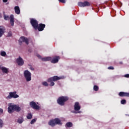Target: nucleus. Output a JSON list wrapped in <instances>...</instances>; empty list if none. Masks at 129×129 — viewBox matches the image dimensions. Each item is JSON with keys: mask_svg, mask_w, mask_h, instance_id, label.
<instances>
[{"mask_svg": "<svg viewBox=\"0 0 129 129\" xmlns=\"http://www.w3.org/2000/svg\"><path fill=\"white\" fill-rule=\"evenodd\" d=\"M56 124H62L61 120L58 118H55L53 119H51L48 122V125H50V126H55Z\"/></svg>", "mask_w": 129, "mask_h": 129, "instance_id": "4", "label": "nucleus"}, {"mask_svg": "<svg viewBox=\"0 0 129 129\" xmlns=\"http://www.w3.org/2000/svg\"><path fill=\"white\" fill-rule=\"evenodd\" d=\"M46 28V25L43 23H40L37 25V29L38 30L39 32H42V31H44V29Z\"/></svg>", "mask_w": 129, "mask_h": 129, "instance_id": "11", "label": "nucleus"}, {"mask_svg": "<svg viewBox=\"0 0 129 129\" xmlns=\"http://www.w3.org/2000/svg\"><path fill=\"white\" fill-rule=\"evenodd\" d=\"M16 62L19 66H23V65H24V60H23V58H22L21 56H19V58L16 59Z\"/></svg>", "mask_w": 129, "mask_h": 129, "instance_id": "13", "label": "nucleus"}, {"mask_svg": "<svg viewBox=\"0 0 129 129\" xmlns=\"http://www.w3.org/2000/svg\"><path fill=\"white\" fill-rule=\"evenodd\" d=\"M30 66V69H31V70H32V71L35 70V69L32 67V66Z\"/></svg>", "mask_w": 129, "mask_h": 129, "instance_id": "36", "label": "nucleus"}, {"mask_svg": "<svg viewBox=\"0 0 129 129\" xmlns=\"http://www.w3.org/2000/svg\"><path fill=\"white\" fill-rule=\"evenodd\" d=\"M73 113H77V112L74 111L73 112Z\"/></svg>", "mask_w": 129, "mask_h": 129, "instance_id": "40", "label": "nucleus"}, {"mask_svg": "<svg viewBox=\"0 0 129 129\" xmlns=\"http://www.w3.org/2000/svg\"><path fill=\"white\" fill-rule=\"evenodd\" d=\"M108 69H109V70H113L114 69V68H113V67H109L108 68Z\"/></svg>", "mask_w": 129, "mask_h": 129, "instance_id": "33", "label": "nucleus"}, {"mask_svg": "<svg viewBox=\"0 0 129 129\" xmlns=\"http://www.w3.org/2000/svg\"><path fill=\"white\" fill-rule=\"evenodd\" d=\"M10 24H11L12 27H14V21H10Z\"/></svg>", "mask_w": 129, "mask_h": 129, "instance_id": "34", "label": "nucleus"}, {"mask_svg": "<svg viewBox=\"0 0 129 129\" xmlns=\"http://www.w3.org/2000/svg\"><path fill=\"white\" fill-rule=\"evenodd\" d=\"M61 79V78L57 76H54L52 77L49 78L47 79V82L49 83V86H54L55 85V81H58V80H60Z\"/></svg>", "mask_w": 129, "mask_h": 129, "instance_id": "3", "label": "nucleus"}, {"mask_svg": "<svg viewBox=\"0 0 129 129\" xmlns=\"http://www.w3.org/2000/svg\"><path fill=\"white\" fill-rule=\"evenodd\" d=\"M4 125V121L3 120L0 119V127H3V126Z\"/></svg>", "mask_w": 129, "mask_h": 129, "instance_id": "29", "label": "nucleus"}, {"mask_svg": "<svg viewBox=\"0 0 129 129\" xmlns=\"http://www.w3.org/2000/svg\"><path fill=\"white\" fill-rule=\"evenodd\" d=\"M81 108V106L79 104V102H75L74 105V110H75V111H78V110H80Z\"/></svg>", "mask_w": 129, "mask_h": 129, "instance_id": "14", "label": "nucleus"}, {"mask_svg": "<svg viewBox=\"0 0 129 129\" xmlns=\"http://www.w3.org/2000/svg\"><path fill=\"white\" fill-rule=\"evenodd\" d=\"M3 18V15H2V13H0V18Z\"/></svg>", "mask_w": 129, "mask_h": 129, "instance_id": "39", "label": "nucleus"}, {"mask_svg": "<svg viewBox=\"0 0 129 129\" xmlns=\"http://www.w3.org/2000/svg\"><path fill=\"white\" fill-rule=\"evenodd\" d=\"M33 117V115L31 113H28L27 116V119H31Z\"/></svg>", "mask_w": 129, "mask_h": 129, "instance_id": "22", "label": "nucleus"}, {"mask_svg": "<svg viewBox=\"0 0 129 129\" xmlns=\"http://www.w3.org/2000/svg\"><path fill=\"white\" fill-rule=\"evenodd\" d=\"M125 103H126V101L125 99H123L121 100V104H125Z\"/></svg>", "mask_w": 129, "mask_h": 129, "instance_id": "31", "label": "nucleus"}, {"mask_svg": "<svg viewBox=\"0 0 129 129\" xmlns=\"http://www.w3.org/2000/svg\"><path fill=\"white\" fill-rule=\"evenodd\" d=\"M30 24L35 30H37V28H38V25H39L37 20L33 18L30 19Z\"/></svg>", "mask_w": 129, "mask_h": 129, "instance_id": "7", "label": "nucleus"}, {"mask_svg": "<svg viewBox=\"0 0 129 129\" xmlns=\"http://www.w3.org/2000/svg\"><path fill=\"white\" fill-rule=\"evenodd\" d=\"M58 2H59V3H61L62 4H66V0H58Z\"/></svg>", "mask_w": 129, "mask_h": 129, "instance_id": "32", "label": "nucleus"}, {"mask_svg": "<svg viewBox=\"0 0 129 129\" xmlns=\"http://www.w3.org/2000/svg\"><path fill=\"white\" fill-rule=\"evenodd\" d=\"M66 126H67V127H72V126H73V123L71 122H67L66 124Z\"/></svg>", "mask_w": 129, "mask_h": 129, "instance_id": "20", "label": "nucleus"}, {"mask_svg": "<svg viewBox=\"0 0 129 129\" xmlns=\"http://www.w3.org/2000/svg\"><path fill=\"white\" fill-rule=\"evenodd\" d=\"M1 70H2V72L4 73H6V74H8V73H9V70H8V69H7V68L1 67Z\"/></svg>", "mask_w": 129, "mask_h": 129, "instance_id": "19", "label": "nucleus"}, {"mask_svg": "<svg viewBox=\"0 0 129 129\" xmlns=\"http://www.w3.org/2000/svg\"><path fill=\"white\" fill-rule=\"evenodd\" d=\"M9 113H12L14 111H17V112H20L21 110V107L19 106L18 105H14L13 104H10L9 105L8 108Z\"/></svg>", "mask_w": 129, "mask_h": 129, "instance_id": "1", "label": "nucleus"}, {"mask_svg": "<svg viewBox=\"0 0 129 129\" xmlns=\"http://www.w3.org/2000/svg\"><path fill=\"white\" fill-rule=\"evenodd\" d=\"M1 55L3 57H6V56H7V53L6 52V51H2Z\"/></svg>", "mask_w": 129, "mask_h": 129, "instance_id": "23", "label": "nucleus"}, {"mask_svg": "<svg viewBox=\"0 0 129 129\" xmlns=\"http://www.w3.org/2000/svg\"><path fill=\"white\" fill-rule=\"evenodd\" d=\"M5 31H6V27L4 26H0V38H2L3 35L5 34Z\"/></svg>", "mask_w": 129, "mask_h": 129, "instance_id": "16", "label": "nucleus"}, {"mask_svg": "<svg viewBox=\"0 0 129 129\" xmlns=\"http://www.w3.org/2000/svg\"><path fill=\"white\" fill-rule=\"evenodd\" d=\"M23 121H24V119L22 118L18 119V122L19 123H22Z\"/></svg>", "mask_w": 129, "mask_h": 129, "instance_id": "26", "label": "nucleus"}, {"mask_svg": "<svg viewBox=\"0 0 129 129\" xmlns=\"http://www.w3.org/2000/svg\"><path fill=\"white\" fill-rule=\"evenodd\" d=\"M4 19L5 20V21H8L9 19H10V17L9 16L6 15L5 13H4Z\"/></svg>", "mask_w": 129, "mask_h": 129, "instance_id": "21", "label": "nucleus"}, {"mask_svg": "<svg viewBox=\"0 0 129 129\" xmlns=\"http://www.w3.org/2000/svg\"><path fill=\"white\" fill-rule=\"evenodd\" d=\"M24 76L27 82L31 81L32 80V74L28 70H25L24 72Z\"/></svg>", "mask_w": 129, "mask_h": 129, "instance_id": "5", "label": "nucleus"}, {"mask_svg": "<svg viewBox=\"0 0 129 129\" xmlns=\"http://www.w3.org/2000/svg\"><path fill=\"white\" fill-rule=\"evenodd\" d=\"M19 95L17 94V92L14 91L13 92H10L9 95H8L6 98L7 99H12V98H18Z\"/></svg>", "mask_w": 129, "mask_h": 129, "instance_id": "8", "label": "nucleus"}, {"mask_svg": "<svg viewBox=\"0 0 129 129\" xmlns=\"http://www.w3.org/2000/svg\"><path fill=\"white\" fill-rule=\"evenodd\" d=\"M14 10L17 15H20V14H21V10H20V7H19V6H16L14 8Z\"/></svg>", "mask_w": 129, "mask_h": 129, "instance_id": "17", "label": "nucleus"}, {"mask_svg": "<svg viewBox=\"0 0 129 129\" xmlns=\"http://www.w3.org/2000/svg\"><path fill=\"white\" fill-rule=\"evenodd\" d=\"M42 61L43 62H46L47 61H51L52 60V57H43L41 58Z\"/></svg>", "mask_w": 129, "mask_h": 129, "instance_id": "18", "label": "nucleus"}, {"mask_svg": "<svg viewBox=\"0 0 129 129\" xmlns=\"http://www.w3.org/2000/svg\"><path fill=\"white\" fill-rule=\"evenodd\" d=\"M13 36V33H12V31H9L8 33V37H12Z\"/></svg>", "mask_w": 129, "mask_h": 129, "instance_id": "30", "label": "nucleus"}, {"mask_svg": "<svg viewBox=\"0 0 129 129\" xmlns=\"http://www.w3.org/2000/svg\"><path fill=\"white\" fill-rule=\"evenodd\" d=\"M94 90L95 91H98V89H99V88L98 87V86L95 85L94 86Z\"/></svg>", "mask_w": 129, "mask_h": 129, "instance_id": "25", "label": "nucleus"}, {"mask_svg": "<svg viewBox=\"0 0 129 129\" xmlns=\"http://www.w3.org/2000/svg\"><path fill=\"white\" fill-rule=\"evenodd\" d=\"M78 5L81 8H84V7H90V3L87 1H85L84 2H79Z\"/></svg>", "mask_w": 129, "mask_h": 129, "instance_id": "9", "label": "nucleus"}, {"mask_svg": "<svg viewBox=\"0 0 129 129\" xmlns=\"http://www.w3.org/2000/svg\"><path fill=\"white\" fill-rule=\"evenodd\" d=\"M37 57H40V55H37Z\"/></svg>", "mask_w": 129, "mask_h": 129, "instance_id": "42", "label": "nucleus"}, {"mask_svg": "<svg viewBox=\"0 0 129 129\" xmlns=\"http://www.w3.org/2000/svg\"><path fill=\"white\" fill-rule=\"evenodd\" d=\"M118 95L120 97H129V93L120 92L118 94Z\"/></svg>", "mask_w": 129, "mask_h": 129, "instance_id": "15", "label": "nucleus"}, {"mask_svg": "<svg viewBox=\"0 0 129 129\" xmlns=\"http://www.w3.org/2000/svg\"><path fill=\"white\" fill-rule=\"evenodd\" d=\"M10 22H13L14 21L15 18H14V16L13 15H11L10 17Z\"/></svg>", "mask_w": 129, "mask_h": 129, "instance_id": "24", "label": "nucleus"}, {"mask_svg": "<svg viewBox=\"0 0 129 129\" xmlns=\"http://www.w3.org/2000/svg\"><path fill=\"white\" fill-rule=\"evenodd\" d=\"M30 40L29 38L25 37L24 36H22L20 37L19 40V43L20 45H22L23 42L25 43L26 45H29V41Z\"/></svg>", "mask_w": 129, "mask_h": 129, "instance_id": "6", "label": "nucleus"}, {"mask_svg": "<svg viewBox=\"0 0 129 129\" xmlns=\"http://www.w3.org/2000/svg\"><path fill=\"white\" fill-rule=\"evenodd\" d=\"M42 85H43V86H49V84H48L47 82H43Z\"/></svg>", "mask_w": 129, "mask_h": 129, "instance_id": "27", "label": "nucleus"}, {"mask_svg": "<svg viewBox=\"0 0 129 129\" xmlns=\"http://www.w3.org/2000/svg\"><path fill=\"white\" fill-rule=\"evenodd\" d=\"M4 112V110L3 109L0 108V113H3Z\"/></svg>", "mask_w": 129, "mask_h": 129, "instance_id": "37", "label": "nucleus"}, {"mask_svg": "<svg viewBox=\"0 0 129 129\" xmlns=\"http://www.w3.org/2000/svg\"><path fill=\"white\" fill-rule=\"evenodd\" d=\"M69 100V97L67 96H60L59 97L57 100V103L59 105L63 106L65 105V102Z\"/></svg>", "mask_w": 129, "mask_h": 129, "instance_id": "2", "label": "nucleus"}, {"mask_svg": "<svg viewBox=\"0 0 129 129\" xmlns=\"http://www.w3.org/2000/svg\"><path fill=\"white\" fill-rule=\"evenodd\" d=\"M35 121H37V118L33 119L31 121L30 124H34V123Z\"/></svg>", "mask_w": 129, "mask_h": 129, "instance_id": "28", "label": "nucleus"}, {"mask_svg": "<svg viewBox=\"0 0 129 129\" xmlns=\"http://www.w3.org/2000/svg\"><path fill=\"white\" fill-rule=\"evenodd\" d=\"M120 4H121V6H122V3L121 2H119Z\"/></svg>", "mask_w": 129, "mask_h": 129, "instance_id": "41", "label": "nucleus"}, {"mask_svg": "<svg viewBox=\"0 0 129 129\" xmlns=\"http://www.w3.org/2000/svg\"><path fill=\"white\" fill-rule=\"evenodd\" d=\"M59 59H60V56L56 55L54 56L50 61L53 64H56V63L59 62Z\"/></svg>", "mask_w": 129, "mask_h": 129, "instance_id": "12", "label": "nucleus"}, {"mask_svg": "<svg viewBox=\"0 0 129 129\" xmlns=\"http://www.w3.org/2000/svg\"><path fill=\"white\" fill-rule=\"evenodd\" d=\"M124 77H125L126 78H129V74L125 75Z\"/></svg>", "mask_w": 129, "mask_h": 129, "instance_id": "35", "label": "nucleus"}, {"mask_svg": "<svg viewBox=\"0 0 129 129\" xmlns=\"http://www.w3.org/2000/svg\"><path fill=\"white\" fill-rule=\"evenodd\" d=\"M30 105L32 108H33V109H39L40 108V106H39L36 102L34 101H31L30 102Z\"/></svg>", "mask_w": 129, "mask_h": 129, "instance_id": "10", "label": "nucleus"}, {"mask_svg": "<svg viewBox=\"0 0 129 129\" xmlns=\"http://www.w3.org/2000/svg\"><path fill=\"white\" fill-rule=\"evenodd\" d=\"M3 3H8V0H3Z\"/></svg>", "mask_w": 129, "mask_h": 129, "instance_id": "38", "label": "nucleus"}]
</instances>
